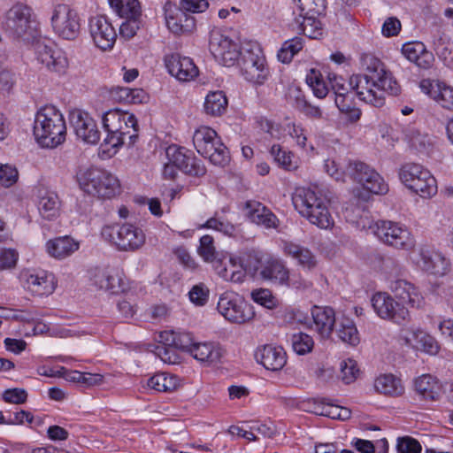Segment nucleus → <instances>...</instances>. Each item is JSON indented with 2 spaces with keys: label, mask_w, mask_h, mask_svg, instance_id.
<instances>
[{
  "label": "nucleus",
  "mask_w": 453,
  "mask_h": 453,
  "mask_svg": "<svg viewBox=\"0 0 453 453\" xmlns=\"http://www.w3.org/2000/svg\"><path fill=\"white\" fill-rule=\"evenodd\" d=\"M65 134V121L58 109L53 105H45L37 111L34 135L42 147L56 148L64 142Z\"/></svg>",
  "instance_id": "obj_1"
},
{
  "label": "nucleus",
  "mask_w": 453,
  "mask_h": 453,
  "mask_svg": "<svg viewBox=\"0 0 453 453\" xmlns=\"http://www.w3.org/2000/svg\"><path fill=\"white\" fill-rule=\"evenodd\" d=\"M1 27L11 38L25 43L34 42L39 36L33 10L23 4H14L4 13Z\"/></svg>",
  "instance_id": "obj_2"
},
{
  "label": "nucleus",
  "mask_w": 453,
  "mask_h": 453,
  "mask_svg": "<svg viewBox=\"0 0 453 453\" xmlns=\"http://www.w3.org/2000/svg\"><path fill=\"white\" fill-rule=\"evenodd\" d=\"M292 202L296 210L311 224L324 229L333 225L327 201L314 190L297 188L293 194Z\"/></svg>",
  "instance_id": "obj_3"
},
{
  "label": "nucleus",
  "mask_w": 453,
  "mask_h": 453,
  "mask_svg": "<svg viewBox=\"0 0 453 453\" xmlns=\"http://www.w3.org/2000/svg\"><path fill=\"white\" fill-rule=\"evenodd\" d=\"M81 189L104 199H111L119 193V180L111 173L99 168L80 169L76 174Z\"/></svg>",
  "instance_id": "obj_4"
},
{
  "label": "nucleus",
  "mask_w": 453,
  "mask_h": 453,
  "mask_svg": "<svg viewBox=\"0 0 453 453\" xmlns=\"http://www.w3.org/2000/svg\"><path fill=\"white\" fill-rule=\"evenodd\" d=\"M193 143L197 152L208 157L213 165L224 166L229 162L228 149L212 128L204 126L197 128L193 135Z\"/></svg>",
  "instance_id": "obj_5"
},
{
  "label": "nucleus",
  "mask_w": 453,
  "mask_h": 453,
  "mask_svg": "<svg viewBox=\"0 0 453 453\" xmlns=\"http://www.w3.org/2000/svg\"><path fill=\"white\" fill-rule=\"evenodd\" d=\"M398 174L406 188L422 197H430L437 192L435 178L419 164L406 163L401 166Z\"/></svg>",
  "instance_id": "obj_6"
},
{
  "label": "nucleus",
  "mask_w": 453,
  "mask_h": 453,
  "mask_svg": "<svg viewBox=\"0 0 453 453\" xmlns=\"http://www.w3.org/2000/svg\"><path fill=\"white\" fill-rule=\"evenodd\" d=\"M365 65V73L363 74H355L349 78V86L351 90L355 91V95L359 100L366 104H372L375 107H381L385 104L383 93L376 91L373 86L374 80H380L376 67H372L371 60H368V56L364 59Z\"/></svg>",
  "instance_id": "obj_7"
},
{
  "label": "nucleus",
  "mask_w": 453,
  "mask_h": 453,
  "mask_svg": "<svg viewBox=\"0 0 453 453\" xmlns=\"http://www.w3.org/2000/svg\"><path fill=\"white\" fill-rule=\"evenodd\" d=\"M101 234L105 241L123 251L136 250L145 242L142 230L131 224L104 226Z\"/></svg>",
  "instance_id": "obj_8"
},
{
  "label": "nucleus",
  "mask_w": 453,
  "mask_h": 453,
  "mask_svg": "<svg viewBox=\"0 0 453 453\" xmlns=\"http://www.w3.org/2000/svg\"><path fill=\"white\" fill-rule=\"evenodd\" d=\"M217 309L228 321L242 324L254 317V311L240 295L234 292H225L219 299Z\"/></svg>",
  "instance_id": "obj_9"
},
{
  "label": "nucleus",
  "mask_w": 453,
  "mask_h": 453,
  "mask_svg": "<svg viewBox=\"0 0 453 453\" xmlns=\"http://www.w3.org/2000/svg\"><path fill=\"white\" fill-rule=\"evenodd\" d=\"M346 174L371 193L382 195L388 190L383 178L364 162L349 161L346 166Z\"/></svg>",
  "instance_id": "obj_10"
},
{
  "label": "nucleus",
  "mask_w": 453,
  "mask_h": 453,
  "mask_svg": "<svg viewBox=\"0 0 453 453\" xmlns=\"http://www.w3.org/2000/svg\"><path fill=\"white\" fill-rule=\"evenodd\" d=\"M375 234L387 245L398 250H411L415 246V238L409 229L396 222L379 221Z\"/></svg>",
  "instance_id": "obj_11"
},
{
  "label": "nucleus",
  "mask_w": 453,
  "mask_h": 453,
  "mask_svg": "<svg viewBox=\"0 0 453 453\" xmlns=\"http://www.w3.org/2000/svg\"><path fill=\"white\" fill-rule=\"evenodd\" d=\"M51 25L54 32L65 40H73L80 33L81 24L77 12L65 4L54 6Z\"/></svg>",
  "instance_id": "obj_12"
},
{
  "label": "nucleus",
  "mask_w": 453,
  "mask_h": 453,
  "mask_svg": "<svg viewBox=\"0 0 453 453\" xmlns=\"http://www.w3.org/2000/svg\"><path fill=\"white\" fill-rule=\"evenodd\" d=\"M372 305L377 315L383 319H389L395 323L402 324L410 316L404 304L395 301L385 292H379L372 296Z\"/></svg>",
  "instance_id": "obj_13"
},
{
  "label": "nucleus",
  "mask_w": 453,
  "mask_h": 453,
  "mask_svg": "<svg viewBox=\"0 0 453 453\" xmlns=\"http://www.w3.org/2000/svg\"><path fill=\"white\" fill-rule=\"evenodd\" d=\"M412 260L420 270L435 276H444L451 265L449 259L441 252L426 246L418 249Z\"/></svg>",
  "instance_id": "obj_14"
},
{
  "label": "nucleus",
  "mask_w": 453,
  "mask_h": 453,
  "mask_svg": "<svg viewBox=\"0 0 453 453\" xmlns=\"http://www.w3.org/2000/svg\"><path fill=\"white\" fill-rule=\"evenodd\" d=\"M209 48L214 58L225 66H233L243 53L237 43L218 32L211 35Z\"/></svg>",
  "instance_id": "obj_15"
},
{
  "label": "nucleus",
  "mask_w": 453,
  "mask_h": 453,
  "mask_svg": "<svg viewBox=\"0 0 453 453\" xmlns=\"http://www.w3.org/2000/svg\"><path fill=\"white\" fill-rule=\"evenodd\" d=\"M257 52L245 50L241 58L242 73L244 78L252 83L262 85L267 80L269 71L265 67V59L261 50L256 47Z\"/></svg>",
  "instance_id": "obj_16"
},
{
  "label": "nucleus",
  "mask_w": 453,
  "mask_h": 453,
  "mask_svg": "<svg viewBox=\"0 0 453 453\" xmlns=\"http://www.w3.org/2000/svg\"><path fill=\"white\" fill-rule=\"evenodd\" d=\"M89 34L95 45L102 50H111L117 33L109 19L104 15L91 17L88 22Z\"/></svg>",
  "instance_id": "obj_17"
},
{
  "label": "nucleus",
  "mask_w": 453,
  "mask_h": 453,
  "mask_svg": "<svg viewBox=\"0 0 453 453\" xmlns=\"http://www.w3.org/2000/svg\"><path fill=\"white\" fill-rule=\"evenodd\" d=\"M69 119L78 138L88 144L100 140V132L95 119L86 111L75 109L70 112Z\"/></svg>",
  "instance_id": "obj_18"
},
{
  "label": "nucleus",
  "mask_w": 453,
  "mask_h": 453,
  "mask_svg": "<svg viewBox=\"0 0 453 453\" xmlns=\"http://www.w3.org/2000/svg\"><path fill=\"white\" fill-rule=\"evenodd\" d=\"M166 154L171 163H173L178 169L188 175L202 177L206 173V168L203 162L185 148L170 146Z\"/></svg>",
  "instance_id": "obj_19"
},
{
  "label": "nucleus",
  "mask_w": 453,
  "mask_h": 453,
  "mask_svg": "<svg viewBox=\"0 0 453 453\" xmlns=\"http://www.w3.org/2000/svg\"><path fill=\"white\" fill-rule=\"evenodd\" d=\"M37 58L46 68L59 75L65 74L69 66V61L65 51L58 48L36 44Z\"/></svg>",
  "instance_id": "obj_20"
},
{
  "label": "nucleus",
  "mask_w": 453,
  "mask_h": 453,
  "mask_svg": "<svg viewBox=\"0 0 453 453\" xmlns=\"http://www.w3.org/2000/svg\"><path fill=\"white\" fill-rule=\"evenodd\" d=\"M165 65L168 73L180 81H189L198 75V68L193 60L178 53L165 56Z\"/></svg>",
  "instance_id": "obj_21"
},
{
  "label": "nucleus",
  "mask_w": 453,
  "mask_h": 453,
  "mask_svg": "<svg viewBox=\"0 0 453 453\" xmlns=\"http://www.w3.org/2000/svg\"><path fill=\"white\" fill-rule=\"evenodd\" d=\"M90 280L99 289L117 294L125 289L120 273L111 268H95L90 271Z\"/></svg>",
  "instance_id": "obj_22"
},
{
  "label": "nucleus",
  "mask_w": 453,
  "mask_h": 453,
  "mask_svg": "<svg viewBox=\"0 0 453 453\" xmlns=\"http://www.w3.org/2000/svg\"><path fill=\"white\" fill-rule=\"evenodd\" d=\"M25 288L35 296H45L51 294L55 289L54 276L44 271L31 272L26 271L21 273Z\"/></svg>",
  "instance_id": "obj_23"
},
{
  "label": "nucleus",
  "mask_w": 453,
  "mask_h": 453,
  "mask_svg": "<svg viewBox=\"0 0 453 453\" xmlns=\"http://www.w3.org/2000/svg\"><path fill=\"white\" fill-rule=\"evenodd\" d=\"M311 317L313 325L311 328L322 339H328L337 323L334 309L329 306H313Z\"/></svg>",
  "instance_id": "obj_24"
},
{
  "label": "nucleus",
  "mask_w": 453,
  "mask_h": 453,
  "mask_svg": "<svg viewBox=\"0 0 453 453\" xmlns=\"http://www.w3.org/2000/svg\"><path fill=\"white\" fill-rule=\"evenodd\" d=\"M412 388L416 395L422 401H437L441 395V384L429 373L422 374L413 380Z\"/></svg>",
  "instance_id": "obj_25"
},
{
  "label": "nucleus",
  "mask_w": 453,
  "mask_h": 453,
  "mask_svg": "<svg viewBox=\"0 0 453 453\" xmlns=\"http://www.w3.org/2000/svg\"><path fill=\"white\" fill-rule=\"evenodd\" d=\"M255 357L265 369L273 372L281 370L287 363L286 352L280 346L265 345L256 351Z\"/></svg>",
  "instance_id": "obj_26"
},
{
  "label": "nucleus",
  "mask_w": 453,
  "mask_h": 453,
  "mask_svg": "<svg viewBox=\"0 0 453 453\" xmlns=\"http://www.w3.org/2000/svg\"><path fill=\"white\" fill-rule=\"evenodd\" d=\"M402 53L408 60L424 70L429 69L434 61L433 53L426 50L423 42L418 41L404 43Z\"/></svg>",
  "instance_id": "obj_27"
},
{
  "label": "nucleus",
  "mask_w": 453,
  "mask_h": 453,
  "mask_svg": "<svg viewBox=\"0 0 453 453\" xmlns=\"http://www.w3.org/2000/svg\"><path fill=\"white\" fill-rule=\"evenodd\" d=\"M368 60H371L372 67H376L378 71V77L380 80H374L373 86L376 88V91H381L383 95L388 93L389 95L396 96L400 92V85L396 80L393 77L392 73L386 70L384 64L377 58L373 56H368ZM385 98V96H383Z\"/></svg>",
  "instance_id": "obj_28"
},
{
  "label": "nucleus",
  "mask_w": 453,
  "mask_h": 453,
  "mask_svg": "<svg viewBox=\"0 0 453 453\" xmlns=\"http://www.w3.org/2000/svg\"><path fill=\"white\" fill-rule=\"evenodd\" d=\"M390 289L401 303H407L411 307H419L423 303V296L418 289L411 282L397 279L390 284Z\"/></svg>",
  "instance_id": "obj_29"
},
{
  "label": "nucleus",
  "mask_w": 453,
  "mask_h": 453,
  "mask_svg": "<svg viewBox=\"0 0 453 453\" xmlns=\"http://www.w3.org/2000/svg\"><path fill=\"white\" fill-rule=\"evenodd\" d=\"M266 258H264L260 252L255 250H249L242 253L238 257H230L228 262L231 264L233 268H235L237 265L247 272L251 277L259 275V272L262 270Z\"/></svg>",
  "instance_id": "obj_30"
},
{
  "label": "nucleus",
  "mask_w": 453,
  "mask_h": 453,
  "mask_svg": "<svg viewBox=\"0 0 453 453\" xmlns=\"http://www.w3.org/2000/svg\"><path fill=\"white\" fill-rule=\"evenodd\" d=\"M404 339L408 345L430 355H435L439 351V345L435 339L420 329L407 330Z\"/></svg>",
  "instance_id": "obj_31"
},
{
  "label": "nucleus",
  "mask_w": 453,
  "mask_h": 453,
  "mask_svg": "<svg viewBox=\"0 0 453 453\" xmlns=\"http://www.w3.org/2000/svg\"><path fill=\"white\" fill-rule=\"evenodd\" d=\"M283 249L285 254L295 259L303 268L312 270L317 266L316 256L308 248L292 242H287L284 243Z\"/></svg>",
  "instance_id": "obj_32"
},
{
  "label": "nucleus",
  "mask_w": 453,
  "mask_h": 453,
  "mask_svg": "<svg viewBox=\"0 0 453 453\" xmlns=\"http://www.w3.org/2000/svg\"><path fill=\"white\" fill-rule=\"evenodd\" d=\"M165 20L168 29L175 35L191 33L196 27L194 17L180 8L173 15L166 14Z\"/></svg>",
  "instance_id": "obj_33"
},
{
  "label": "nucleus",
  "mask_w": 453,
  "mask_h": 453,
  "mask_svg": "<svg viewBox=\"0 0 453 453\" xmlns=\"http://www.w3.org/2000/svg\"><path fill=\"white\" fill-rule=\"evenodd\" d=\"M190 355L202 364L210 365L219 362L223 352L215 342H196Z\"/></svg>",
  "instance_id": "obj_34"
},
{
  "label": "nucleus",
  "mask_w": 453,
  "mask_h": 453,
  "mask_svg": "<svg viewBox=\"0 0 453 453\" xmlns=\"http://www.w3.org/2000/svg\"><path fill=\"white\" fill-rule=\"evenodd\" d=\"M48 253L58 259H63L79 249V242L70 236L58 237L46 243Z\"/></svg>",
  "instance_id": "obj_35"
},
{
  "label": "nucleus",
  "mask_w": 453,
  "mask_h": 453,
  "mask_svg": "<svg viewBox=\"0 0 453 453\" xmlns=\"http://www.w3.org/2000/svg\"><path fill=\"white\" fill-rule=\"evenodd\" d=\"M263 280H271L280 284H287L289 279V271L285 265L275 258H266L265 263L259 272Z\"/></svg>",
  "instance_id": "obj_36"
},
{
  "label": "nucleus",
  "mask_w": 453,
  "mask_h": 453,
  "mask_svg": "<svg viewBox=\"0 0 453 453\" xmlns=\"http://www.w3.org/2000/svg\"><path fill=\"white\" fill-rule=\"evenodd\" d=\"M38 211L47 220H53L59 215L60 201L58 196L49 190L40 191Z\"/></svg>",
  "instance_id": "obj_37"
},
{
  "label": "nucleus",
  "mask_w": 453,
  "mask_h": 453,
  "mask_svg": "<svg viewBox=\"0 0 453 453\" xmlns=\"http://www.w3.org/2000/svg\"><path fill=\"white\" fill-rule=\"evenodd\" d=\"M374 388L377 392L393 397L399 396L404 392L401 380L393 374H384L378 377L374 381Z\"/></svg>",
  "instance_id": "obj_38"
},
{
  "label": "nucleus",
  "mask_w": 453,
  "mask_h": 453,
  "mask_svg": "<svg viewBox=\"0 0 453 453\" xmlns=\"http://www.w3.org/2000/svg\"><path fill=\"white\" fill-rule=\"evenodd\" d=\"M227 98L223 91L210 92L204 99L203 111L212 117H219L226 111Z\"/></svg>",
  "instance_id": "obj_39"
},
{
  "label": "nucleus",
  "mask_w": 453,
  "mask_h": 453,
  "mask_svg": "<svg viewBox=\"0 0 453 453\" xmlns=\"http://www.w3.org/2000/svg\"><path fill=\"white\" fill-rule=\"evenodd\" d=\"M334 102L339 111L345 115L348 121L354 123L359 120L361 111L356 107L353 92L349 91L341 96H334Z\"/></svg>",
  "instance_id": "obj_40"
},
{
  "label": "nucleus",
  "mask_w": 453,
  "mask_h": 453,
  "mask_svg": "<svg viewBox=\"0 0 453 453\" xmlns=\"http://www.w3.org/2000/svg\"><path fill=\"white\" fill-rule=\"evenodd\" d=\"M336 334L341 341L351 346L359 343V334L352 319L342 317L337 323Z\"/></svg>",
  "instance_id": "obj_41"
},
{
  "label": "nucleus",
  "mask_w": 453,
  "mask_h": 453,
  "mask_svg": "<svg viewBox=\"0 0 453 453\" xmlns=\"http://www.w3.org/2000/svg\"><path fill=\"white\" fill-rule=\"evenodd\" d=\"M292 26L311 39H317L322 35L321 23L315 16H299Z\"/></svg>",
  "instance_id": "obj_42"
},
{
  "label": "nucleus",
  "mask_w": 453,
  "mask_h": 453,
  "mask_svg": "<svg viewBox=\"0 0 453 453\" xmlns=\"http://www.w3.org/2000/svg\"><path fill=\"white\" fill-rule=\"evenodd\" d=\"M250 219L252 222L261 225L265 228H276L279 221L277 217L269 209L259 203L250 210Z\"/></svg>",
  "instance_id": "obj_43"
},
{
  "label": "nucleus",
  "mask_w": 453,
  "mask_h": 453,
  "mask_svg": "<svg viewBox=\"0 0 453 453\" xmlns=\"http://www.w3.org/2000/svg\"><path fill=\"white\" fill-rule=\"evenodd\" d=\"M148 387L158 392H172L178 386V378L165 372L157 373L148 380Z\"/></svg>",
  "instance_id": "obj_44"
},
{
  "label": "nucleus",
  "mask_w": 453,
  "mask_h": 453,
  "mask_svg": "<svg viewBox=\"0 0 453 453\" xmlns=\"http://www.w3.org/2000/svg\"><path fill=\"white\" fill-rule=\"evenodd\" d=\"M111 7L119 17H141L142 10L138 0H108Z\"/></svg>",
  "instance_id": "obj_45"
},
{
  "label": "nucleus",
  "mask_w": 453,
  "mask_h": 453,
  "mask_svg": "<svg viewBox=\"0 0 453 453\" xmlns=\"http://www.w3.org/2000/svg\"><path fill=\"white\" fill-rule=\"evenodd\" d=\"M270 154L273 157L274 162L281 168L287 171H293L297 168L296 161L294 160V154L284 150L280 145H273Z\"/></svg>",
  "instance_id": "obj_46"
},
{
  "label": "nucleus",
  "mask_w": 453,
  "mask_h": 453,
  "mask_svg": "<svg viewBox=\"0 0 453 453\" xmlns=\"http://www.w3.org/2000/svg\"><path fill=\"white\" fill-rule=\"evenodd\" d=\"M129 113L113 109L106 111L102 118L103 127L105 132L113 134L118 133L121 129V125L126 119V116Z\"/></svg>",
  "instance_id": "obj_47"
},
{
  "label": "nucleus",
  "mask_w": 453,
  "mask_h": 453,
  "mask_svg": "<svg viewBox=\"0 0 453 453\" xmlns=\"http://www.w3.org/2000/svg\"><path fill=\"white\" fill-rule=\"evenodd\" d=\"M114 99L127 104H141L146 98L142 89H132L129 88H116L112 92Z\"/></svg>",
  "instance_id": "obj_48"
},
{
  "label": "nucleus",
  "mask_w": 453,
  "mask_h": 453,
  "mask_svg": "<svg viewBox=\"0 0 453 453\" xmlns=\"http://www.w3.org/2000/svg\"><path fill=\"white\" fill-rule=\"evenodd\" d=\"M119 134L127 140V147L134 146L138 141V123L134 114L126 116V119L121 125Z\"/></svg>",
  "instance_id": "obj_49"
},
{
  "label": "nucleus",
  "mask_w": 453,
  "mask_h": 453,
  "mask_svg": "<svg viewBox=\"0 0 453 453\" xmlns=\"http://www.w3.org/2000/svg\"><path fill=\"white\" fill-rule=\"evenodd\" d=\"M303 40L300 37H294L286 41L278 52V58L282 63H289L293 57L303 49Z\"/></svg>",
  "instance_id": "obj_50"
},
{
  "label": "nucleus",
  "mask_w": 453,
  "mask_h": 453,
  "mask_svg": "<svg viewBox=\"0 0 453 453\" xmlns=\"http://www.w3.org/2000/svg\"><path fill=\"white\" fill-rule=\"evenodd\" d=\"M290 341L292 349L297 355L310 353L314 347L312 337L305 333L292 334Z\"/></svg>",
  "instance_id": "obj_51"
},
{
  "label": "nucleus",
  "mask_w": 453,
  "mask_h": 453,
  "mask_svg": "<svg viewBox=\"0 0 453 453\" xmlns=\"http://www.w3.org/2000/svg\"><path fill=\"white\" fill-rule=\"evenodd\" d=\"M436 95L434 101H436L442 108L453 111V87L447 85L444 82L437 84Z\"/></svg>",
  "instance_id": "obj_52"
},
{
  "label": "nucleus",
  "mask_w": 453,
  "mask_h": 453,
  "mask_svg": "<svg viewBox=\"0 0 453 453\" xmlns=\"http://www.w3.org/2000/svg\"><path fill=\"white\" fill-rule=\"evenodd\" d=\"M306 81L317 97L324 98L327 95L328 88L326 83L321 80V74L319 73L313 69L311 70V73L306 77Z\"/></svg>",
  "instance_id": "obj_53"
},
{
  "label": "nucleus",
  "mask_w": 453,
  "mask_h": 453,
  "mask_svg": "<svg viewBox=\"0 0 453 453\" xmlns=\"http://www.w3.org/2000/svg\"><path fill=\"white\" fill-rule=\"evenodd\" d=\"M295 107L309 118L320 119L322 117L320 108L319 106L312 105L301 95L296 97Z\"/></svg>",
  "instance_id": "obj_54"
},
{
  "label": "nucleus",
  "mask_w": 453,
  "mask_h": 453,
  "mask_svg": "<svg viewBox=\"0 0 453 453\" xmlns=\"http://www.w3.org/2000/svg\"><path fill=\"white\" fill-rule=\"evenodd\" d=\"M358 374L359 369L355 360L349 358L341 363V376L345 384H350L355 381Z\"/></svg>",
  "instance_id": "obj_55"
},
{
  "label": "nucleus",
  "mask_w": 453,
  "mask_h": 453,
  "mask_svg": "<svg viewBox=\"0 0 453 453\" xmlns=\"http://www.w3.org/2000/svg\"><path fill=\"white\" fill-rule=\"evenodd\" d=\"M202 227L213 229L223 233L226 235L232 236L235 232V227L228 221L221 220L217 217L210 218Z\"/></svg>",
  "instance_id": "obj_56"
},
{
  "label": "nucleus",
  "mask_w": 453,
  "mask_h": 453,
  "mask_svg": "<svg viewBox=\"0 0 453 453\" xmlns=\"http://www.w3.org/2000/svg\"><path fill=\"white\" fill-rule=\"evenodd\" d=\"M397 453H421L419 441L411 436L399 437L396 444Z\"/></svg>",
  "instance_id": "obj_57"
},
{
  "label": "nucleus",
  "mask_w": 453,
  "mask_h": 453,
  "mask_svg": "<svg viewBox=\"0 0 453 453\" xmlns=\"http://www.w3.org/2000/svg\"><path fill=\"white\" fill-rule=\"evenodd\" d=\"M213 242L214 240L211 235L206 234L200 238V246L198 248V253L206 262L219 256V254L215 250Z\"/></svg>",
  "instance_id": "obj_58"
},
{
  "label": "nucleus",
  "mask_w": 453,
  "mask_h": 453,
  "mask_svg": "<svg viewBox=\"0 0 453 453\" xmlns=\"http://www.w3.org/2000/svg\"><path fill=\"white\" fill-rule=\"evenodd\" d=\"M19 173L15 166L0 164V184L9 188L18 180Z\"/></svg>",
  "instance_id": "obj_59"
},
{
  "label": "nucleus",
  "mask_w": 453,
  "mask_h": 453,
  "mask_svg": "<svg viewBox=\"0 0 453 453\" xmlns=\"http://www.w3.org/2000/svg\"><path fill=\"white\" fill-rule=\"evenodd\" d=\"M127 20L119 27V35L121 37L130 39L134 37L140 28V17H124Z\"/></svg>",
  "instance_id": "obj_60"
},
{
  "label": "nucleus",
  "mask_w": 453,
  "mask_h": 453,
  "mask_svg": "<svg viewBox=\"0 0 453 453\" xmlns=\"http://www.w3.org/2000/svg\"><path fill=\"white\" fill-rule=\"evenodd\" d=\"M188 296L194 304L203 306L209 298V289L204 284H197L190 289Z\"/></svg>",
  "instance_id": "obj_61"
},
{
  "label": "nucleus",
  "mask_w": 453,
  "mask_h": 453,
  "mask_svg": "<svg viewBox=\"0 0 453 453\" xmlns=\"http://www.w3.org/2000/svg\"><path fill=\"white\" fill-rule=\"evenodd\" d=\"M327 80L334 93V96H341L351 90L349 81L347 82L342 76H338L335 73H328Z\"/></svg>",
  "instance_id": "obj_62"
},
{
  "label": "nucleus",
  "mask_w": 453,
  "mask_h": 453,
  "mask_svg": "<svg viewBox=\"0 0 453 453\" xmlns=\"http://www.w3.org/2000/svg\"><path fill=\"white\" fill-rule=\"evenodd\" d=\"M19 258V254L12 249L0 250V272L14 268Z\"/></svg>",
  "instance_id": "obj_63"
},
{
  "label": "nucleus",
  "mask_w": 453,
  "mask_h": 453,
  "mask_svg": "<svg viewBox=\"0 0 453 453\" xmlns=\"http://www.w3.org/2000/svg\"><path fill=\"white\" fill-rule=\"evenodd\" d=\"M172 342H173L174 349H181L189 354L196 344L192 334L187 332L175 333V341L172 340Z\"/></svg>",
  "instance_id": "obj_64"
}]
</instances>
